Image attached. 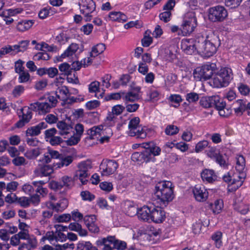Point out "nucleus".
<instances>
[{"label":"nucleus","instance_id":"nucleus-1","mask_svg":"<svg viewBox=\"0 0 250 250\" xmlns=\"http://www.w3.org/2000/svg\"><path fill=\"white\" fill-rule=\"evenodd\" d=\"M236 172H229L223 177V180L229 184V190H236L243 184L246 177L245 172V159L242 155L236 158Z\"/></svg>","mask_w":250,"mask_h":250},{"label":"nucleus","instance_id":"nucleus-2","mask_svg":"<svg viewBox=\"0 0 250 250\" xmlns=\"http://www.w3.org/2000/svg\"><path fill=\"white\" fill-rule=\"evenodd\" d=\"M220 44L218 37L212 32L206 37L201 35L197 39V52L205 57L212 56L216 52V45Z\"/></svg>","mask_w":250,"mask_h":250},{"label":"nucleus","instance_id":"nucleus-3","mask_svg":"<svg viewBox=\"0 0 250 250\" xmlns=\"http://www.w3.org/2000/svg\"><path fill=\"white\" fill-rule=\"evenodd\" d=\"M155 188L154 194L161 205L166 206L174 198L173 187L170 181L160 182L156 184Z\"/></svg>","mask_w":250,"mask_h":250},{"label":"nucleus","instance_id":"nucleus-4","mask_svg":"<svg viewBox=\"0 0 250 250\" xmlns=\"http://www.w3.org/2000/svg\"><path fill=\"white\" fill-rule=\"evenodd\" d=\"M232 79V70L229 67H223L215 73L211 83L214 87L221 88L227 86Z\"/></svg>","mask_w":250,"mask_h":250},{"label":"nucleus","instance_id":"nucleus-5","mask_svg":"<svg viewBox=\"0 0 250 250\" xmlns=\"http://www.w3.org/2000/svg\"><path fill=\"white\" fill-rule=\"evenodd\" d=\"M79 5L81 13L85 21H90L96 15V4L93 0H82Z\"/></svg>","mask_w":250,"mask_h":250},{"label":"nucleus","instance_id":"nucleus-6","mask_svg":"<svg viewBox=\"0 0 250 250\" xmlns=\"http://www.w3.org/2000/svg\"><path fill=\"white\" fill-rule=\"evenodd\" d=\"M197 25V19L193 12H188L185 14L181 24L183 36H186L192 33Z\"/></svg>","mask_w":250,"mask_h":250},{"label":"nucleus","instance_id":"nucleus-7","mask_svg":"<svg viewBox=\"0 0 250 250\" xmlns=\"http://www.w3.org/2000/svg\"><path fill=\"white\" fill-rule=\"evenodd\" d=\"M215 68V64L209 63L198 67L194 70V77L197 78L199 80L209 79L212 76Z\"/></svg>","mask_w":250,"mask_h":250},{"label":"nucleus","instance_id":"nucleus-8","mask_svg":"<svg viewBox=\"0 0 250 250\" xmlns=\"http://www.w3.org/2000/svg\"><path fill=\"white\" fill-rule=\"evenodd\" d=\"M228 12L224 7L217 5L208 10V19L212 22H221L227 17Z\"/></svg>","mask_w":250,"mask_h":250},{"label":"nucleus","instance_id":"nucleus-9","mask_svg":"<svg viewBox=\"0 0 250 250\" xmlns=\"http://www.w3.org/2000/svg\"><path fill=\"white\" fill-rule=\"evenodd\" d=\"M140 119L138 117L132 118L129 122V135L135 136L137 138L144 139L146 136V133L143 128L139 125Z\"/></svg>","mask_w":250,"mask_h":250},{"label":"nucleus","instance_id":"nucleus-10","mask_svg":"<svg viewBox=\"0 0 250 250\" xmlns=\"http://www.w3.org/2000/svg\"><path fill=\"white\" fill-rule=\"evenodd\" d=\"M90 168V165L86 162H83L80 163L78 169L76 171L74 176V180L79 179L83 185L86 184L90 175L89 170Z\"/></svg>","mask_w":250,"mask_h":250},{"label":"nucleus","instance_id":"nucleus-11","mask_svg":"<svg viewBox=\"0 0 250 250\" xmlns=\"http://www.w3.org/2000/svg\"><path fill=\"white\" fill-rule=\"evenodd\" d=\"M74 181V178L65 175L61 178L60 181H51L50 188L55 191L61 190L63 187L68 189L73 186Z\"/></svg>","mask_w":250,"mask_h":250},{"label":"nucleus","instance_id":"nucleus-12","mask_svg":"<svg viewBox=\"0 0 250 250\" xmlns=\"http://www.w3.org/2000/svg\"><path fill=\"white\" fill-rule=\"evenodd\" d=\"M118 167L117 163L114 160L103 162L100 165V169L103 175H109L113 174Z\"/></svg>","mask_w":250,"mask_h":250},{"label":"nucleus","instance_id":"nucleus-13","mask_svg":"<svg viewBox=\"0 0 250 250\" xmlns=\"http://www.w3.org/2000/svg\"><path fill=\"white\" fill-rule=\"evenodd\" d=\"M30 108L32 110L38 112L40 114H44L49 112L53 107L50 106L48 102L45 101H40L31 104Z\"/></svg>","mask_w":250,"mask_h":250},{"label":"nucleus","instance_id":"nucleus-14","mask_svg":"<svg viewBox=\"0 0 250 250\" xmlns=\"http://www.w3.org/2000/svg\"><path fill=\"white\" fill-rule=\"evenodd\" d=\"M165 218V212L162 208L158 206H151L150 221L156 223H160L164 221Z\"/></svg>","mask_w":250,"mask_h":250},{"label":"nucleus","instance_id":"nucleus-15","mask_svg":"<svg viewBox=\"0 0 250 250\" xmlns=\"http://www.w3.org/2000/svg\"><path fill=\"white\" fill-rule=\"evenodd\" d=\"M192 191L194 196L197 201L204 202L208 197V192L207 189L202 185H196L193 188Z\"/></svg>","mask_w":250,"mask_h":250},{"label":"nucleus","instance_id":"nucleus-16","mask_svg":"<svg viewBox=\"0 0 250 250\" xmlns=\"http://www.w3.org/2000/svg\"><path fill=\"white\" fill-rule=\"evenodd\" d=\"M68 201L66 198H62L58 202L55 204L52 202L48 201L46 202V207L50 209H52L57 212L62 211L68 206Z\"/></svg>","mask_w":250,"mask_h":250},{"label":"nucleus","instance_id":"nucleus-17","mask_svg":"<svg viewBox=\"0 0 250 250\" xmlns=\"http://www.w3.org/2000/svg\"><path fill=\"white\" fill-rule=\"evenodd\" d=\"M150 152L149 150H146V149L141 152H134L131 156V159L133 161L137 162L138 164L149 162L151 156Z\"/></svg>","mask_w":250,"mask_h":250},{"label":"nucleus","instance_id":"nucleus-18","mask_svg":"<svg viewBox=\"0 0 250 250\" xmlns=\"http://www.w3.org/2000/svg\"><path fill=\"white\" fill-rule=\"evenodd\" d=\"M196 42H194L193 40H184L181 42V47L183 51L188 54L191 55L196 51H197V48L196 46Z\"/></svg>","mask_w":250,"mask_h":250},{"label":"nucleus","instance_id":"nucleus-19","mask_svg":"<svg viewBox=\"0 0 250 250\" xmlns=\"http://www.w3.org/2000/svg\"><path fill=\"white\" fill-rule=\"evenodd\" d=\"M57 126L59 130V134L64 138L69 137V135L73 134V128L71 125L66 124L64 121H59Z\"/></svg>","mask_w":250,"mask_h":250},{"label":"nucleus","instance_id":"nucleus-20","mask_svg":"<svg viewBox=\"0 0 250 250\" xmlns=\"http://www.w3.org/2000/svg\"><path fill=\"white\" fill-rule=\"evenodd\" d=\"M53 172V167L47 165H39L34 171L35 176L40 177L49 176Z\"/></svg>","mask_w":250,"mask_h":250},{"label":"nucleus","instance_id":"nucleus-21","mask_svg":"<svg viewBox=\"0 0 250 250\" xmlns=\"http://www.w3.org/2000/svg\"><path fill=\"white\" fill-rule=\"evenodd\" d=\"M31 110V109H30V106L27 108L21 109V112H22V118L16 124V125L17 127H22L29 122L32 118Z\"/></svg>","mask_w":250,"mask_h":250},{"label":"nucleus","instance_id":"nucleus-22","mask_svg":"<svg viewBox=\"0 0 250 250\" xmlns=\"http://www.w3.org/2000/svg\"><path fill=\"white\" fill-rule=\"evenodd\" d=\"M47 127V125L45 122H41L37 125L31 126L28 128L26 131L27 136H38L41 133L42 129H45Z\"/></svg>","mask_w":250,"mask_h":250},{"label":"nucleus","instance_id":"nucleus-23","mask_svg":"<svg viewBox=\"0 0 250 250\" xmlns=\"http://www.w3.org/2000/svg\"><path fill=\"white\" fill-rule=\"evenodd\" d=\"M162 59L168 62H172L176 58V55L169 48L162 49L160 52Z\"/></svg>","mask_w":250,"mask_h":250},{"label":"nucleus","instance_id":"nucleus-24","mask_svg":"<svg viewBox=\"0 0 250 250\" xmlns=\"http://www.w3.org/2000/svg\"><path fill=\"white\" fill-rule=\"evenodd\" d=\"M54 228L56 229L54 232L55 242L65 241L66 237L62 231H67L68 229L67 227L61 225H55Z\"/></svg>","mask_w":250,"mask_h":250},{"label":"nucleus","instance_id":"nucleus-25","mask_svg":"<svg viewBox=\"0 0 250 250\" xmlns=\"http://www.w3.org/2000/svg\"><path fill=\"white\" fill-rule=\"evenodd\" d=\"M151 206H144L139 209L138 212V217L139 219L146 222L150 221Z\"/></svg>","mask_w":250,"mask_h":250},{"label":"nucleus","instance_id":"nucleus-26","mask_svg":"<svg viewBox=\"0 0 250 250\" xmlns=\"http://www.w3.org/2000/svg\"><path fill=\"white\" fill-rule=\"evenodd\" d=\"M108 18L110 20L113 21H118L120 22H125L127 20V16L119 11L110 12L108 14Z\"/></svg>","mask_w":250,"mask_h":250},{"label":"nucleus","instance_id":"nucleus-27","mask_svg":"<svg viewBox=\"0 0 250 250\" xmlns=\"http://www.w3.org/2000/svg\"><path fill=\"white\" fill-rule=\"evenodd\" d=\"M37 239L32 235L31 238L21 245L19 250H34L37 247Z\"/></svg>","mask_w":250,"mask_h":250},{"label":"nucleus","instance_id":"nucleus-28","mask_svg":"<svg viewBox=\"0 0 250 250\" xmlns=\"http://www.w3.org/2000/svg\"><path fill=\"white\" fill-rule=\"evenodd\" d=\"M218 96L202 97L200 101V105L205 108L213 106V103L217 100Z\"/></svg>","mask_w":250,"mask_h":250},{"label":"nucleus","instance_id":"nucleus-29","mask_svg":"<svg viewBox=\"0 0 250 250\" xmlns=\"http://www.w3.org/2000/svg\"><path fill=\"white\" fill-rule=\"evenodd\" d=\"M103 126H94L88 130V134L92 139H99L100 136L104 135V130Z\"/></svg>","mask_w":250,"mask_h":250},{"label":"nucleus","instance_id":"nucleus-30","mask_svg":"<svg viewBox=\"0 0 250 250\" xmlns=\"http://www.w3.org/2000/svg\"><path fill=\"white\" fill-rule=\"evenodd\" d=\"M201 177L203 181L212 183L216 180L217 177L212 170L206 169L201 173Z\"/></svg>","mask_w":250,"mask_h":250},{"label":"nucleus","instance_id":"nucleus-31","mask_svg":"<svg viewBox=\"0 0 250 250\" xmlns=\"http://www.w3.org/2000/svg\"><path fill=\"white\" fill-rule=\"evenodd\" d=\"M114 239V236H108L102 239L99 242L104 246L103 250H115L113 248Z\"/></svg>","mask_w":250,"mask_h":250},{"label":"nucleus","instance_id":"nucleus-32","mask_svg":"<svg viewBox=\"0 0 250 250\" xmlns=\"http://www.w3.org/2000/svg\"><path fill=\"white\" fill-rule=\"evenodd\" d=\"M55 95L58 99L62 101H65L69 96L68 89L65 86L59 87L55 92Z\"/></svg>","mask_w":250,"mask_h":250},{"label":"nucleus","instance_id":"nucleus-33","mask_svg":"<svg viewBox=\"0 0 250 250\" xmlns=\"http://www.w3.org/2000/svg\"><path fill=\"white\" fill-rule=\"evenodd\" d=\"M144 147L146 150H149L150 151V161L154 159L155 156L159 155L160 154L161 148L157 146H153V144L151 143L146 144Z\"/></svg>","mask_w":250,"mask_h":250},{"label":"nucleus","instance_id":"nucleus-34","mask_svg":"<svg viewBox=\"0 0 250 250\" xmlns=\"http://www.w3.org/2000/svg\"><path fill=\"white\" fill-rule=\"evenodd\" d=\"M222 236V233L219 231L214 232L211 236L213 245L217 249H220L223 246Z\"/></svg>","mask_w":250,"mask_h":250},{"label":"nucleus","instance_id":"nucleus-35","mask_svg":"<svg viewBox=\"0 0 250 250\" xmlns=\"http://www.w3.org/2000/svg\"><path fill=\"white\" fill-rule=\"evenodd\" d=\"M122 96L123 99L126 102H133L139 99L138 93L133 91L122 92Z\"/></svg>","mask_w":250,"mask_h":250},{"label":"nucleus","instance_id":"nucleus-36","mask_svg":"<svg viewBox=\"0 0 250 250\" xmlns=\"http://www.w3.org/2000/svg\"><path fill=\"white\" fill-rule=\"evenodd\" d=\"M100 83L98 81H95L91 82L88 85V91L90 93H95V96L97 97L98 98L100 97L102 98L103 96L104 92L100 94L99 96H97V93L100 92Z\"/></svg>","mask_w":250,"mask_h":250},{"label":"nucleus","instance_id":"nucleus-37","mask_svg":"<svg viewBox=\"0 0 250 250\" xmlns=\"http://www.w3.org/2000/svg\"><path fill=\"white\" fill-rule=\"evenodd\" d=\"M160 92L154 88H150L147 92V101L155 102L158 100Z\"/></svg>","mask_w":250,"mask_h":250},{"label":"nucleus","instance_id":"nucleus-38","mask_svg":"<svg viewBox=\"0 0 250 250\" xmlns=\"http://www.w3.org/2000/svg\"><path fill=\"white\" fill-rule=\"evenodd\" d=\"M105 49V46L103 43H99L92 47L90 53L91 57H96L99 54L102 53Z\"/></svg>","mask_w":250,"mask_h":250},{"label":"nucleus","instance_id":"nucleus-39","mask_svg":"<svg viewBox=\"0 0 250 250\" xmlns=\"http://www.w3.org/2000/svg\"><path fill=\"white\" fill-rule=\"evenodd\" d=\"M79 49V45L75 43H71L67 49L62 54V58L72 56Z\"/></svg>","mask_w":250,"mask_h":250},{"label":"nucleus","instance_id":"nucleus-40","mask_svg":"<svg viewBox=\"0 0 250 250\" xmlns=\"http://www.w3.org/2000/svg\"><path fill=\"white\" fill-rule=\"evenodd\" d=\"M234 105L236 106L234 108V111L237 115H241L243 112L246 110V104L242 100H237Z\"/></svg>","mask_w":250,"mask_h":250},{"label":"nucleus","instance_id":"nucleus-41","mask_svg":"<svg viewBox=\"0 0 250 250\" xmlns=\"http://www.w3.org/2000/svg\"><path fill=\"white\" fill-rule=\"evenodd\" d=\"M57 97L53 95H51L49 94L44 95L43 96L41 97L39 99L40 101H45L48 102L49 104L52 107H55L58 101Z\"/></svg>","mask_w":250,"mask_h":250},{"label":"nucleus","instance_id":"nucleus-42","mask_svg":"<svg viewBox=\"0 0 250 250\" xmlns=\"http://www.w3.org/2000/svg\"><path fill=\"white\" fill-rule=\"evenodd\" d=\"M33 23V21L31 20L22 21L18 23L17 28L19 31L23 32L29 29L32 26Z\"/></svg>","mask_w":250,"mask_h":250},{"label":"nucleus","instance_id":"nucleus-43","mask_svg":"<svg viewBox=\"0 0 250 250\" xmlns=\"http://www.w3.org/2000/svg\"><path fill=\"white\" fill-rule=\"evenodd\" d=\"M29 44V41L23 40L20 42L18 44L14 45V48L15 49L16 54L26 50Z\"/></svg>","mask_w":250,"mask_h":250},{"label":"nucleus","instance_id":"nucleus-44","mask_svg":"<svg viewBox=\"0 0 250 250\" xmlns=\"http://www.w3.org/2000/svg\"><path fill=\"white\" fill-rule=\"evenodd\" d=\"M41 149L40 148H35L27 150L24 156L29 159H36L41 154Z\"/></svg>","mask_w":250,"mask_h":250},{"label":"nucleus","instance_id":"nucleus-45","mask_svg":"<svg viewBox=\"0 0 250 250\" xmlns=\"http://www.w3.org/2000/svg\"><path fill=\"white\" fill-rule=\"evenodd\" d=\"M103 133H104V135L100 136V138L98 139L101 144H103L105 142H108L110 137L113 134L112 130L110 127L105 128Z\"/></svg>","mask_w":250,"mask_h":250},{"label":"nucleus","instance_id":"nucleus-46","mask_svg":"<svg viewBox=\"0 0 250 250\" xmlns=\"http://www.w3.org/2000/svg\"><path fill=\"white\" fill-rule=\"evenodd\" d=\"M59 68L60 71L62 72L61 75L68 76L71 75L72 73V70L71 66L66 62L61 64L59 66Z\"/></svg>","mask_w":250,"mask_h":250},{"label":"nucleus","instance_id":"nucleus-47","mask_svg":"<svg viewBox=\"0 0 250 250\" xmlns=\"http://www.w3.org/2000/svg\"><path fill=\"white\" fill-rule=\"evenodd\" d=\"M11 53V55H15L16 54L15 49L14 48V45L11 46L10 45H8L4 47H2L0 49V57H2L3 56Z\"/></svg>","mask_w":250,"mask_h":250},{"label":"nucleus","instance_id":"nucleus-48","mask_svg":"<svg viewBox=\"0 0 250 250\" xmlns=\"http://www.w3.org/2000/svg\"><path fill=\"white\" fill-rule=\"evenodd\" d=\"M73 161V158L70 156L62 158L60 162L56 164L57 167L61 168L63 167H67Z\"/></svg>","mask_w":250,"mask_h":250},{"label":"nucleus","instance_id":"nucleus-49","mask_svg":"<svg viewBox=\"0 0 250 250\" xmlns=\"http://www.w3.org/2000/svg\"><path fill=\"white\" fill-rule=\"evenodd\" d=\"M117 121V118L112 113H109L105 120V124L108 126H114Z\"/></svg>","mask_w":250,"mask_h":250},{"label":"nucleus","instance_id":"nucleus-50","mask_svg":"<svg viewBox=\"0 0 250 250\" xmlns=\"http://www.w3.org/2000/svg\"><path fill=\"white\" fill-rule=\"evenodd\" d=\"M179 128L174 125H169L166 127L165 132L167 135H174L178 133Z\"/></svg>","mask_w":250,"mask_h":250},{"label":"nucleus","instance_id":"nucleus-51","mask_svg":"<svg viewBox=\"0 0 250 250\" xmlns=\"http://www.w3.org/2000/svg\"><path fill=\"white\" fill-rule=\"evenodd\" d=\"M223 201L221 200H216L214 204L211 205V208L213 213L215 214L219 213L223 208Z\"/></svg>","mask_w":250,"mask_h":250},{"label":"nucleus","instance_id":"nucleus-52","mask_svg":"<svg viewBox=\"0 0 250 250\" xmlns=\"http://www.w3.org/2000/svg\"><path fill=\"white\" fill-rule=\"evenodd\" d=\"M138 209L135 206L129 204L127 206V208H125L126 214L130 217H133L136 215H138Z\"/></svg>","mask_w":250,"mask_h":250},{"label":"nucleus","instance_id":"nucleus-53","mask_svg":"<svg viewBox=\"0 0 250 250\" xmlns=\"http://www.w3.org/2000/svg\"><path fill=\"white\" fill-rule=\"evenodd\" d=\"M19 13H20V11L18 9H9L8 10L3 11L2 10V8H0V16L4 18L6 17L7 15L14 16Z\"/></svg>","mask_w":250,"mask_h":250},{"label":"nucleus","instance_id":"nucleus-54","mask_svg":"<svg viewBox=\"0 0 250 250\" xmlns=\"http://www.w3.org/2000/svg\"><path fill=\"white\" fill-rule=\"evenodd\" d=\"M234 208L235 209L237 210L242 214H246L249 210L248 206L243 203H241L239 205L235 204L234 205Z\"/></svg>","mask_w":250,"mask_h":250},{"label":"nucleus","instance_id":"nucleus-55","mask_svg":"<svg viewBox=\"0 0 250 250\" xmlns=\"http://www.w3.org/2000/svg\"><path fill=\"white\" fill-rule=\"evenodd\" d=\"M70 137L67 141L66 143L68 145L73 146L77 144L80 140V137L75 135L74 131L73 134L69 135Z\"/></svg>","mask_w":250,"mask_h":250},{"label":"nucleus","instance_id":"nucleus-56","mask_svg":"<svg viewBox=\"0 0 250 250\" xmlns=\"http://www.w3.org/2000/svg\"><path fill=\"white\" fill-rule=\"evenodd\" d=\"M126 243L123 241L116 239L114 237L113 248L117 250H123L125 249Z\"/></svg>","mask_w":250,"mask_h":250},{"label":"nucleus","instance_id":"nucleus-57","mask_svg":"<svg viewBox=\"0 0 250 250\" xmlns=\"http://www.w3.org/2000/svg\"><path fill=\"white\" fill-rule=\"evenodd\" d=\"M208 145V142L207 140H203L198 142L195 148V151L196 152H199L204 149Z\"/></svg>","mask_w":250,"mask_h":250},{"label":"nucleus","instance_id":"nucleus-58","mask_svg":"<svg viewBox=\"0 0 250 250\" xmlns=\"http://www.w3.org/2000/svg\"><path fill=\"white\" fill-rule=\"evenodd\" d=\"M96 216L95 215H85L83 217V221L86 227L96 223Z\"/></svg>","mask_w":250,"mask_h":250},{"label":"nucleus","instance_id":"nucleus-59","mask_svg":"<svg viewBox=\"0 0 250 250\" xmlns=\"http://www.w3.org/2000/svg\"><path fill=\"white\" fill-rule=\"evenodd\" d=\"M186 99L189 103H194L199 100V95L196 93L190 92L186 95Z\"/></svg>","mask_w":250,"mask_h":250},{"label":"nucleus","instance_id":"nucleus-60","mask_svg":"<svg viewBox=\"0 0 250 250\" xmlns=\"http://www.w3.org/2000/svg\"><path fill=\"white\" fill-rule=\"evenodd\" d=\"M81 196L83 200L91 201L95 198L94 195L91 194L87 190L83 191L81 193Z\"/></svg>","mask_w":250,"mask_h":250},{"label":"nucleus","instance_id":"nucleus-61","mask_svg":"<svg viewBox=\"0 0 250 250\" xmlns=\"http://www.w3.org/2000/svg\"><path fill=\"white\" fill-rule=\"evenodd\" d=\"M17 202L21 207L24 208L28 207L30 205L29 198L24 196L18 197Z\"/></svg>","mask_w":250,"mask_h":250},{"label":"nucleus","instance_id":"nucleus-62","mask_svg":"<svg viewBox=\"0 0 250 250\" xmlns=\"http://www.w3.org/2000/svg\"><path fill=\"white\" fill-rule=\"evenodd\" d=\"M100 105V102L98 100H92L87 102L85 104V107L88 110H92Z\"/></svg>","mask_w":250,"mask_h":250},{"label":"nucleus","instance_id":"nucleus-63","mask_svg":"<svg viewBox=\"0 0 250 250\" xmlns=\"http://www.w3.org/2000/svg\"><path fill=\"white\" fill-rule=\"evenodd\" d=\"M171 16V12L169 11H165L159 15L160 19L165 22H167L170 20Z\"/></svg>","mask_w":250,"mask_h":250},{"label":"nucleus","instance_id":"nucleus-64","mask_svg":"<svg viewBox=\"0 0 250 250\" xmlns=\"http://www.w3.org/2000/svg\"><path fill=\"white\" fill-rule=\"evenodd\" d=\"M125 109V107L124 106L117 104L112 107L111 113L116 116L119 115L123 113Z\"/></svg>","mask_w":250,"mask_h":250}]
</instances>
